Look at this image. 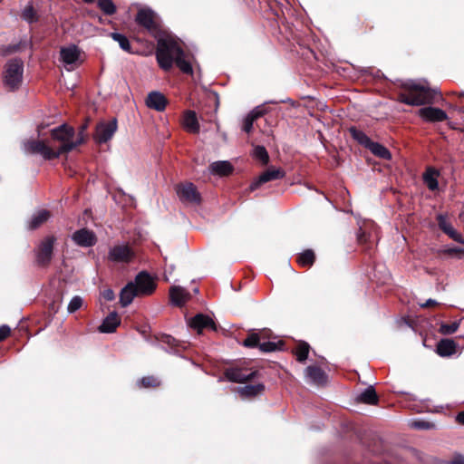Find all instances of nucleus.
Instances as JSON below:
<instances>
[{
	"mask_svg": "<svg viewBox=\"0 0 464 464\" xmlns=\"http://www.w3.org/2000/svg\"><path fill=\"white\" fill-rule=\"evenodd\" d=\"M136 21L157 38L156 58L161 69L169 71L175 63L182 72L192 73V66L186 60V54L179 42L169 34H161L159 19L153 11L150 9L140 10Z\"/></svg>",
	"mask_w": 464,
	"mask_h": 464,
	"instance_id": "1",
	"label": "nucleus"
},
{
	"mask_svg": "<svg viewBox=\"0 0 464 464\" xmlns=\"http://www.w3.org/2000/svg\"><path fill=\"white\" fill-rule=\"evenodd\" d=\"M82 143H83V138L74 139L73 128L63 124L51 130L49 144L44 140H31L24 142V150L27 153L41 155L44 160H53L72 150Z\"/></svg>",
	"mask_w": 464,
	"mask_h": 464,
	"instance_id": "2",
	"label": "nucleus"
},
{
	"mask_svg": "<svg viewBox=\"0 0 464 464\" xmlns=\"http://www.w3.org/2000/svg\"><path fill=\"white\" fill-rule=\"evenodd\" d=\"M404 91L400 93V102L412 106L431 103L436 91L429 88L426 83L409 81L403 84Z\"/></svg>",
	"mask_w": 464,
	"mask_h": 464,
	"instance_id": "3",
	"label": "nucleus"
},
{
	"mask_svg": "<svg viewBox=\"0 0 464 464\" xmlns=\"http://www.w3.org/2000/svg\"><path fill=\"white\" fill-rule=\"evenodd\" d=\"M3 84L8 91H15L20 88L24 76V63L21 59L9 60L3 70Z\"/></svg>",
	"mask_w": 464,
	"mask_h": 464,
	"instance_id": "4",
	"label": "nucleus"
},
{
	"mask_svg": "<svg viewBox=\"0 0 464 464\" xmlns=\"http://www.w3.org/2000/svg\"><path fill=\"white\" fill-rule=\"evenodd\" d=\"M60 56L67 71H72L82 63L81 51L76 45L63 47Z\"/></svg>",
	"mask_w": 464,
	"mask_h": 464,
	"instance_id": "5",
	"label": "nucleus"
},
{
	"mask_svg": "<svg viewBox=\"0 0 464 464\" xmlns=\"http://www.w3.org/2000/svg\"><path fill=\"white\" fill-rule=\"evenodd\" d=\"M55 241L54 236H48L42 240L36 250V261L39 265L47 266L51 262Z\"/></svg>",
	"mask_w": 464,
	"mask_h": 464,
	"instance_id": "6",
	"label": "nucleus"
},
{
	"mask_svg": "<svg viewBox=\"0 0 464 464\" xmlns=\"http://www.w3.org/2000/svg\"><path fill=\"white\" fill-rule=\"evenodd\" d=\"M179 198L185 203L198 204L200 202V194L194 184L188 182L177 187Z\"/></svg>",
	"mask_w": 464,
	"mask_h": 464,
	"instance_id": "7",
	"label": "nucleus"
},
{
	"mask_svg": "<svg viewBox=\"0 0 464 464\" xmlns=\"http://www.w3.org/2000/svg\"><path fill=\"white\" fill-rule=\"evenodd\" d=\"M116 130V120H112L109 122H101L96 127L94 139L99 143H104L112 138Z\"/></svg>",
	"mask_w": 464,
	"mask_h": 464,
	"instance_id": "8",
	"label": "nucleus"
},
{
	"mask_svg": "<svg viewBox=\"0 0 464 464\" xmlns=\"http://www.w3.org/2000/svg\"><path fill=\"white\" fill-rule=\"evenodd\" d=\"M284 176L285 172L282 169L271 167L261 173L259 177L251 183L249 188L253 191L256 189L260 185L271 180L280 179L284 178Z\"/></svg>",
	"mask_w": 464,
	"mask_h": 464,
	"instance_id": "9",
	"label": "nucleus"
},
{
	"mask_svg": "<svg viewBox=\"0 0 464 464\" xmlns=\"http://www.w3.org/2000/svg\"><path fill=\"white\" fill-rule=\"evenodd\" d=\"M133 256L134 252L128 245H116L109 251V258L114 262H129Z\"/></svg>",
	"mask_w": 464,
	"mask_h": 464,
	"instance_id": "10",
	"label": "nucleus"
},
{
	"mask_svg": "<svg viewBox=\"0 0 464 464\" xmlns=\"http://www.w3.org/2000/svg\"><path fill=\"white\" fill-rule=\"evenodd\" d=\"M136 285V288L138 289V292L140 293V295H150L156 287V284L152 277L145 273L140 272L135 278V282H133Z\"/></svg>",
	"mask_w": 464,
	"mask_h": 464,
	"instance_id": "11",
	"label": "nucleus"
},
{
	"mask_svg": "<svg viewBox=\"0 0 464 464\" xmlns=\"http://www.w3.org/2000/svg\"><path fill=\"white\" fill-rule=\"evenodd\" d=\"M72 239L76 245L82 247L92 246L97 241L95 234L86 228L75 231L72 236Z\"/></svg>",
	"mask_w": 464,
	"mask_h": 464,
	"instance_id": "12",
	"label": "nucleus"
},
{
	"mask_svg": "<svg viewBox=\"0 0 464 464\" xmlns=\"http://www.w3.org/2000/svg\"><path fill=\"white\" fill-rule=\"evenodd\" d=\"M419 116L426 121L440 122L447 119L444 111L435 107H424L419 110Z\"/></svg>",
	"mask_w": 464,
	"mask_h": 464,
	"instance_id": "13",
	"label": "nucleus"
},
{
	"mask_svg": "<svg viewBox=\"0 0 464 464\" xmlns=\"http://www.w3.org/2000/svg\"><path fill=\"white\" fill-rule=\"evenodd\" d=\"M188 326L200 334L204 329L216 330L214 321L208 315L198 314L188 321Z\"/></svg>",
	"mask_w": 464,
	"mask_h": 464,
	"instance_id": "14",
	"label": "nucleus"
},
{
	"mask_svg": "<svg viewBox=\"0 0 464 464\" xmlns=\"http://www.w3.org/2000/svg\"><path fill=\"white\" fill-rule=\"evenodd\" d=\"M440 228L454 241L464 244V238L448 221L447 217L440 214L437 218Z\"/></svg>",
	"mask_w": 464,
	"mask_h": 464,
	"instance_id": "15",
	"label": "nucleus"
},
{
	"mask_svg": "<svg viewBox=\"0 0 464 464\" xmlns=\"http://www.w3.org/2000/svg\"><path fill=\"white\" fill-rule=\"evenodd\" d=\"M256 375V372H247L242 369H229L226 372L227 378L234 382H245L251 380Z\"/></svg>",
	"mask_w": 464,
	"mask_h": 464,
	"instance_id": "16",
	"label": "nucleus"
},
{
	"mask_svg": "<svg viewBox=\"0 0 464 464\" xmlns=\"http://www.w3.org/2000/svg\"><path fill=\"white\" fill-rule=\"evenodd\" d=\"M146 104L149 108L162 111L166 108L167 99L159 92H151L147 97Z\"/></svg>",
	"mask_w": 464,
	"mask_h": 464,
	"instance_id": "17",
	"label": "nucleus"
},
{
	"mask_svg": "<svg viewBox=\"0 0 464 464\" xmlns=\"http://www.w3.org/2000/svg\"><path fill=\"white\" fill-rule=\"evenodd\" d=\"M305 377L308 382L316 385L325 383L327 379L325 372L317 366H308L305 369Z\"/></svg>",
	"mask_w": 464,
	"mask_h": 464,
	"instance_id": "18",
	"label": "nucleus"
},
{
	"mask_svg": "<svg viewBox=\"0 0 464 464\" xmlns=\"http://www.w3.org/2000/svg\"><path fill=\"white\" fill-rule=\"evenodd\" d=\"M169 297L173 304L181 306L190 298V295L186 289L180 286H171L169 289Z\"/></svg>",
	"mask_w": 464,
	"mask_h": 464,
	"instance_id": "19",
	"label": "nucleus"
},
{
	"mask_svg": "<svg viewBox=\"0 0 464 464\" xmlns=\"http://www.w3.org/2000/svg\"><path fill=\"white\" fill-rule=\"evenodd\" d=\"M457 351V343L451 339L440 340L436 347L437 353L441 357L453 355Z\"/></svg>",
	"mask_w": 464,
	"mask_h": 464,
	"instance_id": "20",
	"label": "nucleus"
},
{
	"mask_svg": "<svg viewBox=\"0 0 464 464\" xmlns=\"http://www.w3.org/2000/svg\"><path fill=\"white\" fill-rule=\"evenodd\" d=\"M182 125L187 131L198 133L199 131V124L196 112L193 111H185L182 119Z\"/></svg>",
	"mask_w": 464,
	"mask_h": 464,
	"instance_id": "21",
	"label": "nucleus"
},
{
	"mask_svg": "<svg viewBox=\"0 0 464 464\" xmlns=\"http://www.w3.org/2000/svg\"><path fill=\"white\" fill-rule=\"evenodd\" d=\"M140 295V293L138 292L135 284L130 282L121 291L120 302L125 307L132 302L135 296Z\"/></svg>",
	"mask_w": 464,
	"mask_h": 464,
	"instance_id": "22",
	"label": "nucleus"
},
{
	"mask_svg": "<svg viewBox=\"0 0 464 464\" xmlns=\"http://www.w3.org/2000/svg\"><path fill=\"white\" fill-rule=\"evenodd\" d=\"M121 320L116 312H111L103 320L102 324L99 326L102 333H113L119 326Z\"/></svg>",
	"mask_w": 464,
	"mask_h": 464,
	"instance_id": "23",
	"label": "nucleus"
},
{
	"mask_svg": "<svg viewBox=\"0 0 464 464\" xmlns=\"http://www.w3.org/2000/svg\"><path fill=\"white\" fill-rule=\"evenodd\" d=\"M209 170L211 173L218 176H227L232 172L233 167L228 161L226 160L216 161L209 166Z\"/></svg>",
	"mask_w": 464,
	"mask_h": 464,
	"instance_id": "24",
	"label": "nucleus"
},
{
	"mask_svg": "<svg viewBox=\"0 0 464 464\" xmlns=\"http://www.w3.org/2000/svg\"><path fill=\"white\" fill-rule=\"evenodd\" d=\"M263 114L264 111L259 107H256L252 111H250L244 119L243 130L249 133L253 129L255 121L261 117Z\"/></svg>",
	"mask_w": 464,
	"mask_h": 464,
	"instance_id": "25",
	"label": "nucleus"
},
{
	"mask_svg": "<svg viewBox=\"0 0 464 464\" xmlns=\"http://www.w3.org/2000/svg\"><path fill=\"white\" fill-rule=\"evenodd\" d=\"M50 212L46 209H41L34 214L32 217L30 222H29V227L31 229H35L38 227H40L42 224L46 222L50 218Z\"/></svg>",
	"mask_w": 464,
	"mask_h": 464,
	"instance_id": "26",
	"label": "nucleus"
},
{
	"mask_svg": "<svg viewBox=\"0 0 464 464\" xmlns=\"http://www.w3.org/2000/svg\"><path fill=\"white\" fill-rule=\"evenodd\" d=\"M357 401L366 404L374 405L378 401V397L375 390L370 386L358 395Z\"/></svg>",
	"mask_w": 464,
	"mask_h": 464,
	"instance_id": "27",
	"label": "nucleus"
},
{
	"mask_svg": "<svg viewBox=\"0 0 464 464\" xmlns=\"http://www.w3.org/2000/svg\"><path fill=\"white\" fill-rule=\"evenodd\" d=\"M439 173L435 169H429L423 175V180L430 190H436L439 187L437 178Z\"/></svg>",
	"mask_w": 464,
	"mask_h": 464,
	"instance_id": "28",
	"label": "nucleus"
},
{
	"mask_svg": "<svg viewBox=\"0 0 464 464\" xmlns=\"http://www.w3.org/2000/svg\"><path fill=\"white\" fill-rule=\"evenodd\" d=\"M264 385L261 383L255 385H245L238 389V392L242 397H253L264 391Z\"/></svg>",
	"mask_w": 464,
	"mask_h": 464,
	"instance_id": "29",
	"label": "nucleus"
},
{
	"mask_svg": "<svg viewBox=\"0 0 464 464\" xmlns=\"http://www.w3.org/2000/svg\"><path fill=\"white\" fill-rule=\"evenodd\" d=\"M368 149L377 157L383 159V160H390L392 155L390 151L382 144L378 142L372 141L371 144H369Z\"/></svg>",
	"mask_w": 464,
	"mask_h": 464,
	"instance_id": "30",
	"label": "nucleus"
},
{
	"mask_svg": "<svg viewBox=\"0 0 464 464\" xmlns=\"http://www.w3.org/2000/svg\"><path fill=\"white\" fill-rule=\"evenodd\" d=\"M349 131H350L352 137L355 140H357L360 144L365 146L366 148L369 147V144H371L372 140L363 131H362L354 127L350 128Z\"/></svg>",
	"mask_w": 464,
	"mask_h": 464,
	"instance_id": "31",
	"label": "nucleus"
},
{
	"mask_svg": "<svg viewBox=\"0 0 464 464\" xmlns=\"http://www.w3.org/2000/svg\"><path fill=\"white\" fill-rule=\"evenodd\" d=\"M308 353H309V345H308V343H306L304 342L298 343L295 350L296 359L299 362H304L308 356Z\"/></svg>",
	"mask_w": 464,
	"mask_h": 464,
	"instance_id": "32",
	"label": "nucleus"
},
{
	"mask_svg": "<svg viewBox=\"0 0 464 464\" xmlns=\"http://www.w3.org/2000/svg\"><path fill=\"white\" fill-rule=\"evenodd\" d=\"M314 261V254L312 250H305L297 257V262L303 266L313 265Z\"/></svg>",
	"mask_w": 464,
	"mask_h": 464,
	"instance_id": "33",
	"label": "nucleus"
},
{
	"mask_svg": "<svg viewBox=\"0 0 464 464\" xmlns=\"http://www.w3.org/2000/svg\"><path fill=\"white\" fill-rule=\"evenodd\" d=\"M111 36L120 44L122 50L130 53V44L126 36L119 33H111Z\"/></svg>",
	"mask_w": 464,
	"mask_h": 464,
	"instance_id": "34",
	"label": "nucleus"
},
{
	"mask_svg": "<svg viewBox=\"0 0 464 464\" xmlns=\"http://www.w3.org/2000/svg\"><path fill=\"white\" fill-rule=\"evenodd\" d=\"M98 6L108 15H111L116 12V6L111 0H98Z\"/></svg>",
	"mask_w": 464,
	"mask_h": 464,
	"instance_id": "35",
	"label": "nucleus"
},
{
	"mask_svg": "<svg viewBox=\"0 0 464 464\" xmlns=\"http://www.w3.org/2000/svg\"><path fill=\"white\" fill-rule=\"evenodd\" d=\"M459 327V322H453L452 324L441 323L439 328V333L443 335H450L454 334Z\"/></svg>",
	"mask_w": 464,
	"mask_h": 464,
	"instance_id": "36",
	"label": "nucleus"
},
{
	"mask_svg": "<svg viewBox=\"0 0 464 464\" xmlns=\"http://www.w3.org/2000/svg\"><path fill=\"white\" fill-rule=\"evenodd\" d=\"M261 336L258 333H251L243 342L246 347L254 348L259 347Z\"/></svg>",
	"mask_w": 464,
	"mask_h": 464,
	"instance_id": "37",
	"label": "nucleus"
},
{
	"mask_svg": "<svg viewBox=\"0 0 464 464\" xmlns=\"http://www.w3.org/2000/svg\"><path fill=\"white\" fill-rule=\"evenodd\" d=\"M253 155L256 159L259 160L263 164H266L269 160L268 153L265 147L263 146H256L254 149Z\"/></svg>",
	"mask_w": 464,
	"mask_h": 464,
	"instance_id": "38",
	"label": "nucleus"
},
{
	"mask_svg": "<svg viewBox=\"0 0 464 464\" xmlns=\"http://www.w3.org/2000/svg\"><path fill=\"white\" fill-rule=\"evenodd\" d=\"M82 305V298L79 295H75L73 296L69 304H68V307H67V310L69 313H74L76 312L78 309H80Z\"/></svg>",
	"mask_w": 464,
	"mask_h": 464,
	"instance_id": "39",
	"label": "nucleus"
},
{
	"mask_svg": "<svg viewBox=\"0 0 464 464\" xmlns=\"http://www.w3.org/2000/svg\"><path fill=\"white\" fill-rule=\"evenodd\" d=\"M139 384L142 387H156L160 384V382L157 378L153 376L143 377L139 381Z\"/></svg>",
	"mask_w": 464,
	"mask_h": 464,
	"instance_id": "40",
	"label": "nucleus"
},
{
	"mask_svg": "<svg viewBox=\"0 0 464 464\" xmlns=\"http://www.w3.org/2000/svg\"><path fill=\"white\" fill-rule=\"evenodd\" d=\"M22 16L28 23H33V22L36 21V14H35L33 6H31V5H28L24 9Z\"/></svg>",
	"mask_w": 464,
	"mask_h": 464,
	"instance_id": "41",
	"label": "nucleus"
},
{
	"mask_svg": "<svg viewBox=\"0 0 464 464\" xmlns=\"http://www.w3.org/2000/svg\"><path fill=\"white\" fill-rule=\"evenodd\" d=\"M259 349L264 353L274 352L277 349V343L274 342H264L259 343Z\"/></svg>",
	"mask_w": 464,
	"mask_h": 464,
	"instance_id": "42",
	"label": "nucleus"
},
{
	"mask_svg": "<svg viewBox=\"0 0 464 464\" xmlns=\"http://www.w3.org/2000/svg\"><path fill=\"white\" fill-rule=\"evenodd\" d=\"M161 342L163 343H166L168 344L169 346H170L171 348L172 347H175L177 345V341L175 338H173L172 336L170 335H164L161 339Z\"/></svg>",
	"mask_w": 464,
	"mask_h": 464,
	"instance_id": "43",
	"label": "nucleus"
},
{
	"mask_svg": "<svg viewBox=\"0 0 464 464\" xmlns=\"http://www.w3.org/2000/svg\"><path fill=\"white\" fill-rule=\"evenodd\" d=\"M412 426L420 430H429L432 427V424L426 421H415L412 423Z\"/></svg>",
	"mask_w": 464,
	"mask_h": 464,
	"instance_id": "44",
	"label": "nucleus"
},
{
	"mask_svg": "<svg viewBox=\"0 0 464 464\" xmlns=\"http://www.w3.org/2000/svg\"><path fill=\"white\" fill-rule=\"evenodd\" d=\"M10 327L7 325H2L0 326V342L5 340L9 334H10Z\"/></svg>",
	"mask_w": 464,
	"mask_h": 464,
	"instance_id": "45",
	"label": "nucleus"
},
{
	"mask_svg": "<svg viewBox=\"0 0 464 464\" xmlns=\"http://www.w3.org/2000/svg\"><path fill=\"white\" fill-rule=\"evenodd\" d=\"M102 296L106 301H112L114 299V297H115V295H114V292L111 289H105L104 291H102Z\"/></svg>",
	"mask_w": 464,
	"mask_h": 464,
	"instance_id": "46",
	"label": "nucleus"
},
{
	"mask_svg": "<svg viewBox=\"0 0 464 464\" xmlns=\"http://www.w3.org/2000/svg\"><path fill=\"white\" fill-rule=\"evenodd\" d=\"M449 464H464V456L461 454H456Z\"/></svg>",
	"mask_w": 464,
	"mask_h": 464,
	"instance_id": "47",
	"label": "nucleus"
},
{
	"mask_svg": "<svg viewBox=\"0 0 464 464\" xmlns=\"http://www.w3.org/2000/svg\"><path fill=\"white\" fill-rule=\"evenodd\" d=\"M446 252L450 255H459V254H463L464 250L458 248V247H452V248L447 249Z\"/></svg>",
	"mask_w": 464,
	"mask_h": 464,
	"instance_id": "48",
	"label": "nucleus"
},
{
	"mask_svg": "<svg viewBox=\"0 0 464 464\" xmlns=\"http://www.w3.org/2000/svg\"><path fill=\"white\" fill-rule=\"evenodd\" d=\"M86 129H87V124L82 125L81 128H80V130L78 132V136H77V138L82 137L83 138V141L85 140V133L84 132H85Z\"/></svg>",
	"mask_w": 464,
	"mask_h": 464,
	"instance_id": "49",
	"label": "nucleus"
},
{
	"mask_svg": "<svg viewBox=\"0 0 464 464\" xmlns=\"http://www.w3.org/2000/svg\"><path fill=\"white\" fill-rule=\"evenodd\" d=\"M437 304V302H436L435 300H433V299H429V300H427V301H426V303H425V304H421V307H428V306L433 305V304Z\"/></svg>",
	"mask_w": 464,
	"mask_h": 464,
	"instance_id": "50",
	"label": "nucleus"
},
{
	"mask_svg": "<svg viewBox=\"0 0 464 464\" xmlns=\"http://www.w3.org/2000/svg\"><path fill=\"white\" fill-rule=\"evenodd\" d=\"M457 420L464 425V411H461L458 414Z\"/></svg>",
	"mask_w": 464,
	"mask_h": 464,
	"instance_id": "51",
	"label": "nucleus"
},
{
	"mask_svg": "<svg viewBox=\"0 0 464 464\" xmlns=\"http://www.w3.org/2000/svg\"><path fill=\"white\" fill-rule=\"evenodd\" d=\"M85 3H92L94 0H83Z\"/></svg>",
	"mask_w": 464,
	"mask_h": 464,
	"instance_id": "52",
	"label": "nucleus"
},
{
	"mask_svg": "<svg viewBox=\"0 0 464 464\" xmlns=\"http://www.w3.org/2000/svg\"><path fill=\"white\" fill-rule=\"evenodd\" d=\"M194 292H195V293H198V288H195V289H194Z\"/></svg>",
	"mask_w": 464,
	"mask_h": 464,
	"instance_id": "53",
	"label": "nucleus"
}]
</instances>
